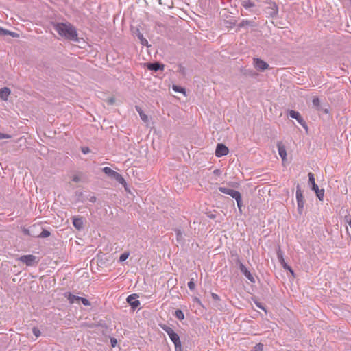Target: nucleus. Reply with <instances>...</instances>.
Masks as SVG:
<instances>
[{"mask_svg":"<svg viewBox=\"0 0 351 351\" xmlns=\"http://www.w3.org/2000/svg\"><path fill=\"white\" fill-rule=\"evenodd\" d=\"M241 5L245 8H250L254 7L255 3L254 0H243Z\"/></svg>","mask_w":351,"mask_h":351,"instance_id":"nucleus-17","label":"nucleus"},{"mask_svg":"<svg viewBox=\"0 0 351 351\" xmlns=\"http://www.w3.org/2000/svg\"><path fill=\"white\" fill-rule=\"evenodd\" d=\"M172 88H173V90L175 92H178V93H181L185 94L184 88H183L180 87V86H176V85H173Z\"/></svg>","mask_w":351,"mask_h":351,"instance_id":"nucleus-20","label":"nucleus"},{"mask_svg":"<svg viewBox=\"0 0 351 351\" xmlns=\"http://www.w3.org/2000/svg\"><path fill=\"white\" fill-rule=\"evenodd\" d=\"M127 302L133 308H137L140 304V302L138 300H136V294L130 295L127 298Z\"/></svg>","mask_w":351,"mask_h":351,"instance_id":"nucleus-11","label":"nucleus"},{"mask_svg":"<svg viewBox=\"0 0 351 351\" xmlns=\"http://www.w3.org/2000/svg\"><path fill=\"white\" fill-rule=\"evenodd\" d=\"M289 115L291 118L296 119L298 122L304 128H306V124L304 120L298 112L291 110L289 112Z\"/></svg>","mask_w":351,"mask_h":351,"instance_id":"nucleus-9","label":"nucleus"},{"mask_svg":"<svg viewBox=\"0 0 351 351\" xmlns=\"http://www.w3.org/2000/svg\"><path fill=\"white\" fill-rule=\"evenodd\" d=\"M53 27L61 37L69 40L78 41L77 30L71 23H57L53 25Z\"/></svg>","mask_w":351,"mask_h":351,"instance_id":"nucleus-1","label":"nucleus"},{"mask_svg":"<svg viewBox=\"0 0 351 351\" xmlns=\"http://www.w3.org/2000/svg\"><path fill=\"white\" fill-rule=\"evenodd\" d=\"M80 300L82 301L83 304L85 305V306H90V302L87 299H86V298H84L81 297V298H80Z\"/></svg>","mask_w":351,"mask_h":351,"instance_id":"nucleus-31","label":"nucleus"},{"mask_svg":"<svg viewBox=\"0 0 351 351\" xmlns=\"http://www.w3.org/2000/svg\"><path fill=\"white\" fill-rule=\"evenodd\" d=\"M19 260L25 263L27 266H33L38 262L37 258L32 254L21 256Z\"/></svg>","mask_w":351,"mask_h":351,"instance_id":"nucleus-4","label":"nucleus"},{"mask_svg":"<svg viewBox=\"0 0 351 351\" xmlns=\"http://www.w3.org/2000/svg\"><path fill=\"white\" fill-rule=\"evenodd\" d=\"M263 344L261 343H257L251 351H263Z\"/></svg>","mask_w":351,"mask_h":351,"instance_id":"nucleus-22","label":"nucleus"},{"mask_svg":"<svg viewBox=\"0 0 351 351\" xmlns=\"http://www.w3.org/2000/svg\"><path fill=\"white\" fill-rule=\"evenodd\" d=\"M308 176L309 182H310L312 185H313V184H315L314 174H313V173H309Z\"/></svg>","mask_w":351,"mask_h":351,"instance_id":"nucleus-26","label":"nucleus"},{"mask_svg":"<svg viewBox=\"0 0 351 351\" xmlns=\"http://www.w3.org/2000/svg\"><path fill=\"white\" fill-rule=\"evenodd\" d=\"M111 342H112V346L114 347L115 346V344L117 343V341L116 339H112L111 340Z\"/></svg>","mask_w":351,"mask_h":351,"instance_id":"nucleus-43","label":"nucleus"},{"mask_svg":"<svg viewBox=\"0 0 351 351\" xmlns=\"http://www.w3.org/2000/svg\"><path fill=\"white\" fill-rule=\"evenodd\" d=\"M11 136L9 134L0 133V140L3 138H10Z\"/></svg>","mask_w":351,"mask_h":351,"instance_id":"nucleus-34","label":"nucleus"},{"mask_svg":"<svg viewBox=\"0 0 351 351\" xmlns=\"http://www.w3.org/2000/svg\"><path fill=\"white\" fill-rule=\"evenodd\" d=\"M140 38H141L142 45H147V43H148L147 40L145 38H143L142 35L141 36Z\"/></svg>","mask_w":351,"mask_h":351,"instance_id":"nucleus-38","label":"nucleus"},{"mask_svg":"<svg viewBox=\"0 0 351 351\" xmlns=\"http://www.w3.org/2000/svg\"><path fill=\"white\" fill-rule=\"evenodd\" d=\"M278 154L280 156V157L282 158V160H285L286 156H287V152H286L285 147L279 143L278 145Z\"/></svg>","mask_w":351,"mask_h":351,"instance_id":"nucleus-14","label":"nucleus"},{"mask_svg":"<svg viewBox=\"0 0 351 351\" xmlns=\"http://www.w3.org/2000/svg\"><path fill=\"white\" fill-rule=\"evenodd\" d=\"M313 105L319 109L320 101L318 97H314L312 100Z\"/></svg>","mask_w":351,"mask_h":351,"instance_id":"nucleus-23","label":"nucleus"},{"mask_svg":"<svg viewBox=\"0 0 351 351\" xmlns=\"http://www.w3.org/2000/svg\"><path fill=\"white\" fill-rule=\"evenodd\" d=\"M175 346V350L176 351H182V344H181V341L179 342V343H176L174 345Z\"/></svg>","mask_w":351,"mask_h":351,"instance_id":"nucleus-33","label":"nucleus"},{"mask_svg":"<svg viewBox=\"0 0 351 351\" xmlns=\"http://www.w3.org/2000/svg\"><path fill=\"white\" fill-rule=\"evenodd\" d=\"M108 102L110 104H112L114 102V98L112 97V98L108 99Z\"/></svg>","mask_w":351,"mask_h":351,"instance_id":"nucleus-41","label":"nucleus"},{"mask_svg":"<svg viewBox=\"0 0 351 351\" xmlns=\"http://www.w3.org/2000/svg\"><path fill=\"white\" fill-rule=\"evenodd\" d=\"M316 195L319 200H323L324 195V190L321 189L317 191Z\"/></svg>","mask_w":351,"mask_h":351,"instance_id":"nucleus-25","label":"nucleus"},{"mask_svg":"<svg viewBox=\"0 0 351 351\" xmlns=\"http://www.w3.org/2000/svg\"><path fill=\"white\" fill-rule=\"evenodd\" d=\"M95 197H93L92 198V201H95Z\"/></svg>","mask_w":351,"mask_h":351,"instance_id":"nucleus-46","label":"nucleus"},{"mask_svg":"<svg viewBox=\"0 0 351 351\" xmlns=\"http://www.w3.org/2000/svg\"><path fill=\"white\" fill-rule=\"evenodd\" d=\"M277 256H278L279 262L280 263V264L282 266V267L285 269L289 270L291 272V274L293 276L294 275V272L292 270V269L286 263V262H285V261L284 259L283 255H282V251L280 250V248L277 251Z\"/></svg>","mask_w":351,"mask_h":351,"instance_id":"nucleus-7","label":"nucleus"},{"mask_svg":"<svg viewBox=\"0 0 351 351\" xmlns=\"http://www.w3.org/2000/svg\"><path fill=\"white\" fill-rule=\"evenodd\" d=\"M229 195H230L232 197L234 198L235 199H239V197L241 196V193L239 191H234L233 189L230 190Z\"/></svg>","mask_w":351,"mask_h":351,"instance_id":"nucleus-18","label":"nucleus"},{"mask_svg":"<svg viewBox=\"0 0 351 351\" xmlns=\"http://www.w3.org/2000/svg\"><path fill=\"white\" fill-rule=\"evenodd\" d=\"M73 224L75 228L80 230L83 227V219L82 217H74L73 218Z\"/></svg>","mask_w":351,"mask_h":351,"instance_id":"nucleus-13","label":"nucleus"},{"mask_svg":"<svg viewBox=\"0 0 351 351\" xmlns=\"http://www.w3.org/2000/svg\"><path fill=\"white\" fill-rule=\"evenodd\" d=\"M136 110H137V112H138L140 117H141V119L145 122V123H147L149 121V118H148V116L147 114H145L142 109L139 107V106H136Z\"/></svg>","mask_w":351,"mask_h":351,"instance_id":"nucleus-16","label":"nucleus"},{"mask_svg":"<svg viewBox=\"0 0 351 351\" xmlns=\"http://www.w3.org/2000/svg\"><path fill=\"white\" fill-rule=\"evenodd\" d=\"M229 153L228 148L222 143H218L215 149V156L221 157L228 155Z\"/></svg>","mask_w":351,"mask_h":351,"instance_id":"nucleus-6","label":"nucleus"},{"mask_svg":"<svg viewBox=\"0 0 351 351\" xmlns=\"http://www.w3.org/2000/svg\"><path fill=\"white\" fill-rule=\"evenodd\" d=\"M23 232H24V233H25V234L30 235V234H29V231L28 230L25 229V230H23Z\"/></svg>","mask_w":351,"mask_h":351,"instance_id":"nucleus-45","label":"nucleus"},{"mask_svg":"<svg viewBox=\"0 0 351 351\" xmlns=\"http://www.w3.org/2000/svg\"><path fill=\"white\" fill-rule=\"evenodd\" d=\"M219 190L220 192L224 193V194H227L228 195L229 194V192H230V189H228V188H226V187H219Z\"/></svg>","mask_w":351,"mask_h":351,"instance_id":"nucleus-28","label":"nucleus"},{"mask_svg":"<svg viewBox=\"0 0 351 351\" xmlns=\"http://www.w3.org/2000/svg\"><path fill=\"white\" fill-rule=\"evenodd\" d=\"M312 189L315 192V193L319 190L316 183L312 185Z\"/></svg>","mask_w":351,"mask_h":351,"instance_id":"nucleus-40","label":"nucleus"},{"mask_svg":"<svg viewBox=\"0 0 351 351\" xmlns=\"http://www.w3.org/2000/svg\"><path fill=\"white\" fill-rule=\"evenodd\" d=\"M163 67H164V66L160 64L159 63H152V64H148V65H147L148 69L152 70V71H156L159 69H163Z\"/></svg>","mask_w":351,"mask_h":351,"instance_id":"nucleus-15","label":"nucleus"},{"mask_svg":"<svg viewBox=\"0 0 351 351\" xmlns=\"http://www.w3.org/2000/svg\"><path fill=\"white\" fill-rule=\"evenodd\" d=\"M80 298H81V297L75 296L72 294H69L68 298L71 303H74L75 301H80Z\"/></svg>","mask_w":351,"mask_h":351,"instance_id":"nucleus-21","label":"nucleus"},{"mask_svg":"<svg viewBox=\"0 0 351 351\" xmlns=\"http://www.w3.org/2000/svg\"><path fill=\"white\" fill-rule=\"evenodd\" d=\"M188 287L191 290L195 289V285L193 278L188 282Z\"/></svg>","mask_w":351,"mask_h":351,"instance_id":"nucleus-30","label":"nucleus"},{"mask_svg":"<svg viewBox=\"0 0 351 351\" xmlns=\"http://www.w3.org/2000/svg\"><path fill=\"white\" fill-rule=\"evenodd\" d=\"M175 316L179 319V320H183L184 319V313L181 310H176L175 312Z\"/></svg>","mask_w":351,"mask_h":351,"instance_id":"nucleus-19","label":"nucleus"},{"mask_svg":"<svg viewBox=\"0 0 351 351\" xmlns=\"http://www.w3.org/2000/svg\"><path fill=\"white\" fill-rule=\"evenodd\" d=\"M8 30L5 29L0 27V35H7Z\"/></svg>","mask_w":351,"mask_h":351,"instance_id":"nucleus-36","label":"nucleus"},{"mask_svg":"<svg viewBox=\"0 0 351 351\" xmlns=\"http://www.w3.org/2000/svg\"><path fill=\"white\" fill-rule=\"evenodd\" d=\"M254 67L258 71H264L269 68V64L259 58L254 59Z\"/></svg>","mask_w":351,"mask_h":351,"instance_id":"nucleus-8","label":"nucleus"},{"mask_svg":"<svg viewBox=\"0 0 351 351\" xmlns=\"http://www.w3.org/2000/svg\"><path fill=\"white\" fill-rule=\"evenodd\" d=\"M11 94V90L8 87H4L0 89V99L2 101H8L9 96Z\"/></svg>","mask_w":351,"mask_h":351,"instance_id":"nucleus-12","label":"nucleus"},{"mask_svg":"<svg viewBox=\"0 0 351 351\" xmlns=\"http://www.w3.org/2000/svg\"><path fill=\"white\" fill-rule=\"evenodd\" d=\"M129 256V253H123L122 254L121 256H120V258H119V261L121 262H123L124 261H125Z\"/></svg>","mask_w":351,"mask_h":351,"instance_id":"nucleus-29","label":"nucleus"},{"mask_svg":"<svg viewBox=\"0 0 351 351\" xmlns=\"http://www.w3.org/2000/svg\"><path fill=\"white\" fill-rule=\"evenodd\" d=\"M212 297L215 300H219V296L216 293H212Z\"/></svg>","mask_w":351,"mask_h":351,"instance_id":"nucleus-42","label":"nucleus"},{"mask_svg":"<svg viewBox=\"0 0 351 351\" xmlns=\"http://www.w3.org/2000/svg\"><path fill=\"white\" fill-rule=\"evenodd\" d=\"M32 332H33V334L36 337H38L39 336H40L41 335V332L40 331V330L36 327L33 328L32 329Z\"/></svg>","mask_w":351,"mask_h":351,"instance_id":"nucleus-27","label":"nucleus"},{"mask_svg":"<svg viewBox=\"0 0 351 351\" xmlns=\"http://www.w3.org/2000/svg\"><path fill=\"white\" fill-rule=\"evenodd\" d=\"M296 199L298 204V210L300 214L302 213L304 206V199L300 186H298L296 190Z\"/></svg>","mask_w":351,"mask_h":351,"instance_id":"nucleus-5","label":"nucleus"},{"mask_svg":"<svg viewBox=\"0 0 351 351\" xmlns=\"http://www.w3.org/2000/svg\"><path fill=\"white\" fill-rule=\"evenodd\" d=\"M160 326L162 329L168 334L169 338L173 342L174 345L180 342L179 335L175 332L171 328L165 324L161 325Z\"/></svg>","mask_w":351,"mask_h":351,"instance_id":"nucleus-3","label":"nucleus"},{"mask_svg":"<svg viewBox=\"0 0 351 351\" xmlns=\"http://www.w3.org/2000/svg\"><path fill=\"white\" fill-rule=\"evenodd\" d=\"M195 301L199 305H202L201 301L198 298H195Z\"/></svg>","mask_w":351,"mask_h":351,"instance_id":"nucleus-44","label":"nucleus"},{"mask_svg":"<svg viewBox=\"0 0 351 351\" xmlns=\"http://www.w3.org/2000/svg\"><path fill=\"white\" fill-rule=\"evenodd\" d=\"M50 235V232L48 230H43L42 232L38 236V237L46 238Z\"/></svg>","mask_w":351,"mask_h":351,"instance_id":"nucleus-24","label":"nucleus"},{"mask_svg":"<svg viewBox=\"0 0 351 351\" xmlns=\"http://www.w3.org/2000/svg\"><path fill=\"white\" fill-rule=\"evenodd\" d=\"M241 271L243 274V275L251 282H255L254 278L251 274L250 271L246 268V267L243 264L240 263L239 265Z\"/></svg>","mask_w":351,"mask_h":351,"instance_id":"nucleus-10","label":"nucleus"},{"mask_svg":"<svg viewBox=\"0 0 351 351\" xmlns=\"http://www.w3.org/2000/svg\"><path fill=\"white\" fill-rule=\"evenodd\" d=\"M7 35H10L14 38H17L19 37V34L15 33V32H10L8 30V33L7 34Z\"/></svg>","mask_w":351,"mask_h":351,"instance_id":"nucleus-37","label":"nucleus"},{"mask_svg":"<svg viewBox=\"0 0 351 351\" xmlns=\"http://www.w3.org/2000/svg\"><path fill=\"white\" fill-rule=\"evenodd\" d=\"M103 171L108 176L113 178L119 183H120L123 185L126 184V182H125L124 178H123V176L121 174H119V173L112 170L111 168H110L108 167H106L103 168Z\"/></svg>","mask_w":351,"mask_h":351,"instance_id":"nucleus-2","label":"nucleus"},{"mask_svg":"<svg viewBox=\"0 0 351 351\" xmlns=\"http://www.w3.org/2000/svg\"><path fill=\"white\" fill-rule=\"evenodd\" d=\"M72 180L75 182H78L80 181V177L78 175H75L72 177Z\"/></svg>","mask_w":351,"mask_h":351,"instance_id":"nucleus-35","label":"nucleus"},{"mask_svg":"<svg viewBox=\"0 0 351 351\" xmlns=\"http://www.w3.org/2000/svg\"><path fill=\"white\" fill-rule=\"evenodd\" d=\"M82 152H83V154H86L90 152V149L88 147H82Z\"/></svg>","mask_w":351,"mask_h":351,"instance_id":"nucleus-39","label":"nucleus"},{"mask_svg":"<svg viewBox=\"0 0 351 351\" xmlns=\"http://www.w3.org/2000/svg\"><path fill=\"white\" fill-rule=\"evenodd\" d=\"M237 206L240 211H241L242 203H241V195L239 197V199H237Z\"/></svg>","mask_w":351,"mask_h":351,"instance_id":"nucleus-32","label":"nucleus"}]
</instances>
